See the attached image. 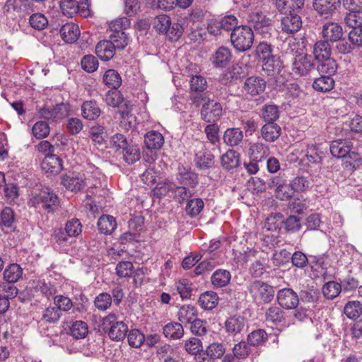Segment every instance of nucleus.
I'll list each match as a JSON object with an SVG mask.
<instances>
[{"label": "nucleus", "instance_id": "1", "mask_svg": "<svg viewBox=\"0 0 362 362\" xmlns=\"http://www.w3.org/2000/svg\"><path fill=\"white\" fill-rule=\"evenodd\" d=\"M230 40L234 47L240 52L249 49L254 41V33L247 25L238 26L233 30Z\"/></svg>", "mask_w": 362, "mask_h": 362}, {"label": "nucleus", "instance_id": "2", "mask_svg": "<svg viewBox=\"0 0 362 362\" xmlns=\"http://www.w3.org/2000/svg\"><path fill=\"white\" fill-rule=\"evenodd\" d=\"M247 290L252 298L259 303H268L274 298V288L267 283L255 280L247 286Z\"/></svg>", "mask_w": 362, "mask_h": 362}, {"label": "nucleus", "instance_id": "3", "mask_svg": "<svg viewBox=\"0 0 362 362\" xmlns=\"http://www.w3.org/2000/svg\"><path fill=\"white\" fill-rule=\"evenodd\" d=\"M248 26L261 34H268L272 28L271 20L266 16L260 7L252 8L247 18Z\"/></svg>", "mask_w": 362, "mask_h": 362}, {"label": "nucleus", "instance_id": "4", "mask_svg": "<svg viewBox=\"0 0 362 362\" xmlns=\"http://www.w3.org/2000/svg\"><path fill=\"white\" fill-rule=\"evenodd\" d=\"M104 329L108 330L112 340L120 341L125 338L128 327L122 321H117L114 315L107 316L103 320Z\"/></svg>", "mask_w": 362, "mask_h": 362}, {"label": "nucleus", "instance_id": "5", "mask_svg": "<svg viewBox=\"0 0 362 362\" xmlns=\"http://www.w3.org/2000/svg\"><path fill=\"white\" fill-rule=\"evenodd\" d=\"M90 180L86 179L83 175L75 172L69 173L62 177L61 184L67 189L71 192H78L85 185L96 187L95 184H90Z\"/></svg>", "mask_w": 362, "mask_h": 362}, {"label": "nucleus", "instance_id": "6", "mask_svg": "<svg viewBox=\"0 0 362 362\" xmlns=\"http://www.w3.org/2000/svg\"><path fill=\"white\" fill-rule=\"evenodd\" d=\"M222 115V106L218 102L207 99L201 110V118L206 122L211 123L217 121Z\"/></svg>", "mask_w": 362, "mask_h": 362}, {"label": "nucleus", "instance_id": "7", "mask_svg": "<svg viewBox=\"0 0 362 362\" xmlns=\"http://www.w3.org/2000/svg\"><path fill=\"white\" fill-rule=\"evenodd\" d=\"M314 63L310 55H296L292 62V71L294 74L302 76L307 75L313 68Z\"/></svg>", "mask_w": 362, "mask_h": 362}, {"label": "nucleus", "instance_id": "8", "mask_svg": "<svg viewBox=\"0 0 362 362\" xmlns=\"http://www.w3.org/2000/svg\"><path fill=\"white\" fill-rule=\"evenodd\" d=\"M277 300L283 308L294 309L299 303V297L293 289L284 288L278 291Z\"/></svg>", "mask_w": 362, "mask_h": 362}, {"label": "nucleus", "instance_id": "9", "mask_svg": "<svg viewBox=\"0 0 362 362\" xmlns=\"http://www.w3.org/2000/svg\"><path fill=\"white\" fill-rule=\"evenodd\" d=\"M322 35L325 40L327 42H337L343 36V29L337 23L327 22L322 26Z\"/></svg>", "mask_w": 362, "mask_h": 362}, {"label": "nucleus", "instance_id": "10", "mask_svg": "<svg viewBox=\"0 0 362 362\" xmlns=\"http://www.w3.org/2000/svg\"><path fill=\"white\" fill-rule=\"evenodd\" d=\"M41 167L47 174L57 175L62 169V160L54 154L46 155Z\"/></svg>", "mask_w": 362, "mask_h": 362}, {"label": "nucleus", "instance_id": "11", "mask_svg": "<svg viewBox=\"0 0 362 362\" xmlns=\"http://www.w3.org/2000/svg\"><path fill=\"white\" fill-rule=\"evenodd\" d=\"M281 25L283 32L293 34L298 32L301 28V18L298 14L290 13L289 15L282 18Z\"/></svg>", "mask_w": 362, "mask_h": 362}, {"label": "nucleus", "instance_id": "12", "mask_svg": "<svg viewBox=\"0 0 362 362\" xmlns=\"http://www.w3.org/2000/svg\"><path fill=\"white\" fill-rule=\"evenodd\" d=\"M340 0H313L314 9L321 16L332 15L339 6Z\"/></svg>", "mask_w": 362, "mask_h": 362}, {"label": "nucleus", "instance_id": "13", "mask_svg": "<svg viewBox=\"0 0 362 362\" xmlns=\"http://www.w3.org/2000/svg\"><path fill=\"white\" fill-rule=\"evenodd\" d=\"M245 326V318L240 315H233L228 317L224 323L226 332L233 337L240 334L243 330Z\"/></svg>", "mask_w": 362, "mask_h": 362}, {"label": "nucleus", "instance_id": "14", "mask_svg": "<svg viewBox=\"0 0 362 362\" xmlns=\"http://www.w3.org/2000/svg\"><path fill=\"white\" fill-rule=\"evenodd\" d=\"M238 19L233 15H228L222 18L218 21H214L211 25L208 27V30L210 33L214 34H217L216 30L214 29V27L226 31H228L230 30H233L235 28H238Z\"/></svg>", "mask_w": 362, "mask_h": 362}, {"label": "nucleus", "instance_id": "15", "mask_svg": "<svg viewBox=\"0 0 362 362\" xmlns=\"http://www.w3.org/2000/svg\"><path fill=\"white\" fill-rule=\"evenodd\" d=\"M354 149L353 144L349 141L337 140L330 144L332 155L338 158H345L351 150Z\"/></svg>", "mask_w": 362, "mask_h": 362}, {"label": "nucleus", "instance_id": "16", "mask_svg": "<svg viewBox=\"0 0 362 362\" xmlns=\"http://www.w3.org/2000/svg\"><path fill=\"white\" fill-rule=\"evenodd\" d=\"M232 57L230 50L225 47H220L211 57L213 65L216 68L226 67Z\"/></svg>", "mask_w": 362, "mask_h": 362}, {"label": "nucleus", "instance_id": "17", "mask_svg": "<svg viewBox=\"0 0 362 362\" xmlns=\"http://www.w3.org/2000/svg\"><path fill=\"white\" fill-rule=\"evenodd\" d=\"M230 280V272L223 269H216L211 276V283L214 288H221L228 286Z\"/></svg>", "mask_w": 362, "mask_h": 362}, {"label": "nucleus", "instance_id": "18", "mask_svg": "<svg viewBox=\"0 0 362 362\" xmlns=\"http://www.w3.org/2000/svg\"><path fill=\"white\" fill-rule=\"evenodd\" d=\"M221 165L226 170L236 168L240 165V153L234 150H228L221 157Z\"/></svg>", "mask_w": 362, "mask_h": 362}, {"label": "nucleus", "instance_id": "19", "mask_svg": "<svg viewBox=\"0 0 362 362\" xmlns=\"http://www.w3.org/2000/svg\"><path fill=\"white\" fill-rule=\"evenodd\" d=\"M115 48L110 40L99 42L95 47L97 56L103 61L111 59L115 54Z\"/></svg>", "mask_w": 362, "mask_h": 362}, {"label": "nucleus", "instance_id": "20", "mask_svg": "<svg viewBox=\"0 0 362 362\" xmlns=\"http://www.w3.org/2000/svg\"><path fill=\"white\" fill-rule=\"evenodd\" d=\"M60 34L64 42L73 43L78 40L80 31L76 24L67 23L61 28Z\"/></svg>", "mask_w": 362, "mask_h": 362}, {"label": "nucleus", "instance_id": "21", "mask_svg": "<svg viewBox=\"0 0 362 362\" xmlns=\"http://www.w3.org/2000/svg\"><path fill=\"white\" fill-rule=\"evenodd\" d=\"M164 144L163 136L157 131H151L144 136V144L148 150H156L160 148Z\"/></svg>", "mask_w": 362, "mask_h": 362}, {"label": "nucleus", "instance_id": "22", "mask_svg": "<svg viewBox=\"0 0 362 362\" xmlns=\"http://www.w3.org/2000/svg\"><path fill=\"white\" fill-rule=\"evenodd\" d=\"M313 54L317 62L331 57L332 49L329 42L325 40L316 42L313 45Z\"/></svg>", "mask_w": 362, "mask_h": 362}, {"label": "nucleus", "instance_id": "23", "mask_svg": "<svg viewBox=\"0 0 362 362\" xmlns=\"http://www.w3.org/2000/svg\"><path fill=\"white\" fill-rule=\"evenodd\" d=\"M276 6L281 13H295L304 6V0H276Z\"/></svg>", "mask_w": 362, "mask_h": 362}, {"label": "nucleus", "instance_id": "24", "mask_svg": "<svg viewBox=\"0 0 362 362\" xmlns=\"http://www.w3.org/2000/svg\"><path fill=\"white\" fill-rule=\"evenodd\" d=\"M60 8L64 16L70 18L80 12L78 4L76 0H61ZM89 10L81 11V15L85 17L89 15Z\"/></svg>", "mask_w": 362, "mask_h": 362}, {"label": "nucleus", "instance_id": "25", "mask_svg": "<svg viewBox=\"0 0 362 362\" xmlns=\"http://www.w3.org/2000/svg\"><path fill=\"white\" fill-rule=\"evenodd\" d=\"M163 333L166 338L170 339H180L184 335L182 325L177 322H171L163 327Z\"/></svg>", "mask_w": 362, "mask_h": 362}, {"label": "nucleus", "instance_id": "26", "mask_svg": "<svg viewBox=\"0 0 362 362\" xmlns=\"http://www.w3.org/2000/svg\"><path fill=\"white\" fill-rule=\"evenodd\" d=\"M197 310L194 306L184 305L180 307L177 313V318L181 324H191L197 319Z\"/></svg>", "mask_w": 362, "mask_h": 362}, {"label": "nucleus", "instance_id": "27", "mask_svg": "<svg viewBox=\"0 0 362 362\" xmlns=\"http://www.w3.org/2000/svg\"><path fill=\"white\" fill-rule=\"evenodd\" d=\"M177 179L180 184L191 188L195 187L198 184L197 175L190 169L180 168Z\"/></svg>", "mask_w": 362, "mask_h": 362}, {"label": "nucleus", "instance_id": "28", "mask_svg": "<svg viewBox=\"0 0 362 362\" xmlns=\"http://www.w3.org/2000/svg\"><path fill=\"white\" fill-rule=\"evenodd\" d=\"M98 230L105 235L112 234L117 228L115 218L110 215H103L98 221Z\"/></svg>", "mask_w": 362, "mask_h": 362}, {"label": "nucleus", "instance_id": "29", "mask_svg": "<svg viewBox=\"0 0 362 362\" xmlns=\"http://www.w3.org/2000/svg\"><path fill=\"white\" fill-rule=\"evenodd\" d=\"M36 198L37 201L42 204V207L47 209L49 212L54 210L59 202L58 197L48 191L41 192Z\"/></svg>", "mask_w": 362, "mask_h": 362}, {"label": "nucleus", "instance_id": "30", "mask_svg": "<svg viewBox=\"0 0 362 362\" xmlns=\"http://www.w3.org/2000/svg\"><path fill=\"white\" fill-rule=\"evenodd\" d=\"M281 127L274 122H267L261 129L262 136L269 142L276 141L281 135Z\"/></svg>", "mask_w": 362, "mask_h": 362}, {"label": "nucleus", "instance_id": "31", "mask_svg": "<svg viewBox=\"0 0 362 362\" xmlns=\"http://www.w3.org/2000/svg\"><path fill=\"white\" fill-rule=\"evenodd\" d=\"M218 300L219 298L217 293L214 291H209L200 295L198 303L205 310H212L217 305Z\"/></svg>", "mask_w": 362, "mask_h": 362}, {"label": "nucleus", "instance_id": "32", "mask_svg": "<svg viewBox=\"0 0 362 362\" xmlns=\"http://www.w3.org/2000/svg\"><path fill=\"white\" fill-rule=\"evenodd\" d=\"M282 67V62L279 57L272 54L262 62V69L268 75L279 73Z\"/></svg>", "mask_w": 362, "mask_h": 362}, {"label": "nucleus", "instance_id": "33", "mask_svg": "<svg viewBox=\"0 0 362 362\" xmlns=\"http://www.w3.org/2000/svg\"><path fill=\"white\" fill-rule=\"evenodd\" d=\"M214 156L210 151L202 149L196 153L194 161L199 168L209 169L214 163Z\"/></svg>", "mask_w": 362, "mask_h": 362}, {"label": "nucleus", "instance_id": "34", "mask_svg": "<svg viewBox=\"0 0 362 362\" xmlns=\"http://www.w3.org/2000/svg\"><path fill=\"white\" fill-rule=\"evenodd\" d=\"M122 158L128 164H133L140 159V150L137 145L129 143L122 149Z\"/></svg>", "mask_w": 362, "mask_h": 362}, {"label": "nucleus", "instance_id": "35", "mask_svg": "<svg viewBox=\"0 0 362 362\" xmlns=\"http://www.w3.org/2000/svg\"><path fill=\"white\" fill-rule=\"evenodd\" d=\"M243 138V132L238 128H229L223 135L225 144L230 146H236L240 144Z\"/></svg>", "mask_w": 362, "mask_h": 362}, {"label": "nucleus", "instance_id": "36", "mask_svg": "<svg viewBox=\"0 0 362 362\" xmlns=\"http://www.w3.org/2000/svg\"><path fill=\"white\" fill-rule=\"evenodd\" d=\"M125 109L119 112V126L126 130L134 127L136 124V117L132 114L131 109L129 105L124 103Z\"/></svg>", "mask_w": 362, "mask_h": 362}, {"label": "nucleus", "instance_id": "37", "mask_svg": "<svg viewBox=\"0 0 362 362\" xmlns=\"http://www.w3.org/2000/svg\"><path fill=\"white\" fill-rule=\"evenodd\" d=\"M103 82L107 88L117 90L122 84V78L119 73L114 69H108L103 75Z\"/></svg>", "mask_w": 362, "mask_h": 362}, {"label": "nucleus", "instance_id": "38", "mask_svg": "<svg viewBox=\"0 0 362 362\" xmlns=\"http://www.w3.org/2000/svg\"><path fill=\"white\" fill-rule=\"evenodd\" d=\"M83 117L89 120H94L100 115V109L94 101H86L83 103L82 107Z\"/></svg>", "mask_w": 362, "mask_h": 362}, {"label": "nucleus", "instance_id": "39", "mask_svg": "<svg viewBox=\"0 0 362 362\" xmlns=\"http://www.w3.org/2000/svg\"><path fill=\"white\" fill-rule=\"evenodd\" d=\"M175 189H176V184L173 181L167 180L164 182H158L153 192L155 196L161 197L170 194L173 195Z\"/></svg>", "mask_w": 362, "mask_h": 362}, {"label": "nucleus", "instance_id": "40", "mask_svg": "<svg viewBox=\"0 0 362 362\" xmlns=\"http://www.w3.org/2000/svg\"><path fill=\"white\" fill-rule=\"evenodd\" d=\"M269 151L268 146L259 142L250 144L249 148V154L252 158H255V160L256 159L262 160L269 155Z\"/></svg>", "mask_w": 362, "mask_h": 362}, {"label": "nucleus", "instance_id": "41", "mask_svg": "<svg viewBox=\"0 0 362 362\" xmlns=\"http://www.w3.org/2000/svg\"><path fill=\"white\" fill-rule=\"evenodd\" d=\"M23 269L18 264H9L4 272V279L6 281L17 282L22 276Z\"/></svg>", "mask_w": 362, "mask_h": 362}, {"label": "nucleus", "instance_id": "42", "mask_svg": "<svg viewBox=\"0 0 362 362\" xmlns=\"http://www.w3.org/2000/svg\"><path fill=\"white\" fill-rule=\"evenodd\" d=\"M317 71L320 74H325L329 76L335 74L337 69V62L331 57L318 61Z\"/></svg>", "mask_w": 362, "mask_h": 362}, {"label": "nucleus", "instance_id": "43", "mask_svg": "<svg viewBox=\"0 0 362 362\" xmlns=\"http://www.w3.org/2000/svg\"><path fill=\"white\" fill-rule=\"evenodd\" d=\"M204 206V202L200 198L189 199L187 202L185 211L188 216L191 218H194L200 214Z\"/></svg>", "mask_w": 362, "mask_h": 362}, {"label": "nucleus", "instance_id": "44", "mask_svg": "<svg viewBox=\"0 0 362 362\" xmlns=\"http://www.w3.org/2000/svg\"><path fill=\"white\" fill-rule=\"evenodd\" d=\"M344 313L348 318L356 320L362 314V304L357 300L349 301L345 305Z\"/></svg>", "mask_w": 362, "mask_h": 362}, {"label": "nucleus", "instance_id": "45", "mask_svg": "<svg viewBox=\"0 0 362 362\" xmlns=\"http://www.w3.org/2000/svg\"><path fill=\"white\" fill-rule=\"evenodd\" d=\"M16 222V214L14 211L10 207H5L0 213V225L12 229Z\"/></svg>", "mask_w": 362, "mask_h": 362}, {"label": "nucleus", "instance_id": "46", "mask_svg": "<svg viewBox=\"0 0 362 362\" xmlns=\"http://www.w3.org/2000/svg\"><path fill=\"white\" fill-rule=\"evenodd\" d=\"M268 338L267 332L262 329L252 331L247 335V344L251 346H257L264 344Z\"/></svg>", "mask_w": 362, "mask_h": 362}, {"label": "nucleus", "instance_id": "47", "mask_svg": "<svg viewBox=\"0 0 362 362\" xmlns=\"http://www.w3.org/2000/svg\"><path fill=\"white\" fill-rule=\"evenodd\" d=\"M341 291V284L334 281L327 282L322 288L323 296L327 299H334L340 293Z\"/></svg>", "mask_w": 362, "mask_h": 362}, {"label": "nucleus", "instance_id": "48", "mask_svg": "<svg viewBox=\"0 0 362 362\" xmlns=\"http://www.w3.org/2000/svg\"><path fill=\"white\" fill-rule=\"evenodd\" d=\"M71 334L76 339H83L88 332V325L86 322L78 320L73 322L70 328Z\"/></svg>", "mask_w": 362, "mask_h": 362}, {"label": "nucleus", "instance_id": "49", "mask_svg": "<svg viewBox=\"0 0 362 362\" xmlns=\"http://www.w3.org/2000/svg\"><path fill=\"white\" fill-rule=\"evenodd\" d=\"M284 319L283 310L277 306L269 308L265 313V320L274 325L281 322Z\"/></svg>", "mask_w": 362, "mask_h": 362}, {"label": "nucleus", "instance_id": "50", "mask_svg": "<svg viewBox=\"0 0 362 362\" xmlns=\"http://www.w3.org/2000/svg\"><path fill=\"white\" fill-rule=\"evenodd\" d=\"M267 82L264 78L257 76L247 78L245 82V88L248 90H264Z\"/></svg>", "mask_w": 362, "mask_h": 362}, {"label": "nucleus", "instance_id": "51", "mask_svg": "<svg viewBox=\"0 0 362 362\" xmlns=\"http://www.w3.org/2000/svg\"><path fill=\"white\" fill-rule=\"evenodd\" d=\"M334 86V81L329 76H322L316 78L313 83L315 90H332Z\"/></svg>", "mask_w": 362, "mask_h": 362}, {"label": "nucleus", "instance_id": "52", "mask_svg": "<svg viewBox=\"0 0 362 362\" xmlns=\"http://www.w3.org/2000/svg\"><path fill=\"white\" fill-rule=\"evenodd\" d=\"M344 23L353 29L362 27V11H350L344 18Z\"/></svg>", "mask_w": 362, "mask_h": 362}, {"label": "nucleus", "instance_id": "53", "mask_svg": "<svg viewBox=\"0 0 362 362\" xmlns=\"http://www.w3.org/2000/svg\"><path fill=\"white\" fill-rule=\"evenodd\" d=\"M62 316V313L56 306L47 308L42 313V320L47 323H55L58 322Z\"/></svg>", "mask_w": 362, "mask_h": 362}, {"label": "nucleus", "instance_id": "54", "mask_svg": "<svg viewBox=\"0 0 362 362\" xmlns=\"http://www.w3.org/2000/svg\"><path fill=\"white\" fill-rule=\"evenodd\" d=\"M81 68L87 73H93L99 66L98 60L92 54L84 56L81 61Z\"/></svg>", "mask_w": 362, "mask_h": 362}, {"label": "nucleus", "instance_id": "55", "mask_svg": "<svg viewBox=\"0 0 362 362\" xmlns=\"http://www.w3.org/2000/svg\"><path fill=\"white\" fill-rule=\"evenodd\" d=\"M170 25H171L170 18L165 14L158 15L154 19L153 28L159 33L167 32Z\"/></svg>", "mask_w": 362, "mask_h": 362}, {"label": "nucleus", "instance_id": "56", "mask_svg": "<svg viewBox=\"0 0 362 362\" xmlns=\"http://www.w3.org/2000/svg\"><path fill=\"white\" fill-rule=\"evenodd\" d=\"M49 132L50 128L49 124L44 121L37 122L32 128L33 136L38 139L47 137Z\"/></svg>", "mask_w": 362, "mask_h": 362}, {"label": "nucleus", "instance_id": "57", "mask_svg": "<svg viewBox=\"0 0 362 362\" xmlns=\"http://www.w3.org/2000/svg\"><path fill=\"white\" fill-rule=\"evenodd\" d=\"M294 191L292 188L291 183L289 185L282 182L279 184L277 188L275 189V194L276 198L284 201L288 200L293 197Z\"/></svg>", "mask_w": 362, "mask_h": 362}, {"label": "nucleus", "instance_id": "58", "mask_svg": "<svg viewBox=\"0 0 362 362\" xmlns=\"http://www.w3.org/2000/svg\"><path fill=\"white\" fill-rule=\"evenodd\" d=\"M127 341L131 346L139 348L144 343L145 336L139 329H132L127 336Z\"/></svg>", "mask_w": 362, "mask_h": 362}, {"label": "nucleus", "instance_id": "59", "mask_svg": "<svg viewBox=\"0 0 362 362\" xmlns=\"http://www.w3.org/2000/svg\"><path fill=\"white\" fill-rule=\"evenodd\" d=\"M224 346L221 343H212L209 345L205 351L207 357L212 359L220 358L225 354Z\"/></svg>", "mask_w": 362, "mask_h": 362}, {"label": "nucleus", "instance_id": "60", "mask_svg": "<svg viewBox=\"0 0 362 362\" xmlns=\"http://www.w3.org/2000/svg\"><path fill=\"white\" fill-rule=\"evenodd\" d=\"M29 23L33 28L41 30L47 27L48 20L44 14L36 13L30 16Z\"/></svg>", "mask_w": 362, "mask_h": 362}, {"label": "nucleus", "instance_id": "61", "mask_svg": "<svg viewBox=\"0 0 362 362\" xmlns=\"http://www.w3.org/2000/svg\"><path fill=\"white\" fill-rule=\"evenodd\" d=\"M90 137L93 142L98 144H103L107 136L105 128L100 125H95L90 128Z\"/></svg>", "mask_w": 362, "mask_h": 362}, {"label": "nucleus", "instance_id": "62", "mask_svg": "<svg viewBox=\"0 0 362 362\" xmlns=\"http://www.w3.org/2000/svg\"><path fill=\"white\" fill-rule=\"evenodd\" d=\"M281 222L284 229L288 233H296L301 228L300 218L293 215L289 216Z\"/></svg>", "mask_w": 362, "mask_h": 362}, {"label": "nucleus", "instance_id": "63", "mask_svg": "<svg viewBox=\"0 0 362 362\" xmlns=\"http://www.w3.org/2000/svg\"><path fill=\"white\" fill-rule=\"evenodd\" d=\"M279 112L278 107L274 105H266L262 109V117L267 122H274L278 119Z\"/></svg>", "mask_w": 362, "mask_h": 362}, {"label": "nucleus", "instance_id": "64", "mask_svg": "<svg viewBox=\"0 0 362 362\" xmlns=\"http://www.w3.org/2000/svg\"><path fill=\"white\" fill-rule=\"evenodd\" d=\"M346 161L344 164L346 168L350 167L351 169H356L362 163V157L361 153L355 150L352 149L347 154V157L345 158Z\"/></svg>", "mask_w": 362, "mask_h": 362}]
</instances>
